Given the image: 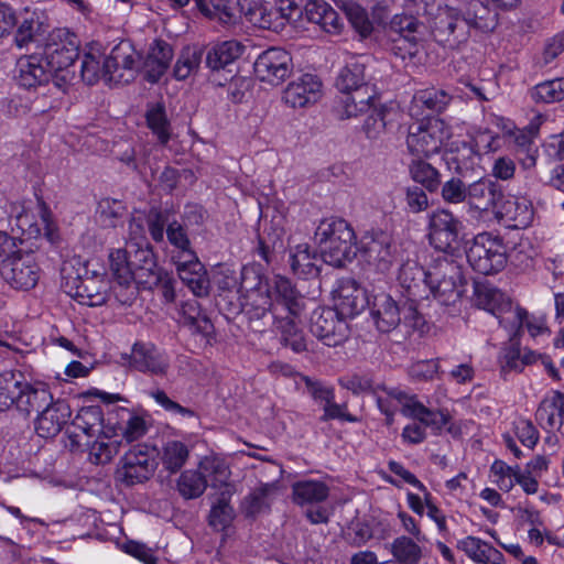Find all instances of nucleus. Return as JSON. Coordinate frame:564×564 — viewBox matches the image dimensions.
<instances>
[{"instance_id":"obj_55","label":"nucleus","mask_w":564,"mask_h":564,"mask_svg":"<svg viewBox=\"0 0 564 564\" xmlns=\"http://www.w3.org/2000/svg\"><path fill=\"white\" fill-rule=\"evenodd\" d=\"M132 253L124 249H116L109 256L110 270L120 285L132 282Z\"/></svg>"},{"instance_id":"obj_59","label":"nucleus","mask_w":564,"mask_h":564,"mask_svg":"<svg viewBox=\"0 0 564 564\" xmlns=\"http://www.w3.org/2000/svg\"><path fill=\"white\" fill-rule=\"evenodd\" d=\"M105 440H96L91 444L89 443L88 459L95 465L108 464L118 453L120 448V442L111 440L109 436H105Z\"/></svg>"},{"instance_id":"obj_21","label":"nucleus","mask_w":564,"mask_h":564,"mask_svg":"<svg viewBox=\"0 0 564 564\" xmlns=\"http://www.w3.org/2000/svg\"><path fill=\"white\" fill-rule=\"evenodd\" d=\"M432 34L444 46L454 47L468 39L467 25L459 8H448L436 17Z\"/></svg>"},{"instance_id":"obj_15","label":"nucleus","mask_w":564,"mask_h":564,"mask_svg":"<svg viewBox=\"0 0 564 564\" xmlns=\"http://www.w3.org/2000/svg\"><path fill=\"white\" fill-rule=\"evenodd\" d=\"M79 56V41L67 29L52 31L44 44L43 57L52 69L72 67Z\"/></svg>"},{"instance_id":"obj_62","label":"nucleus","mask_w":564,"mask_h":564,"mask_svg":"<svg viewBox=\"0 0 564 564\" xmlns=\"http://www.w3.org/2000/svg\"><path fill=\"white\" fill-rule=\"evenodd\" d=\"M80 77L87 85H95L100 79L108 84L104 61L101 62L93 53L84 54L80 65Z\"/></svg>"},{"instance_id":"obj_47","label":"nucleus","mask_w":564,"mask_h":564,"mask_svg":"<svg viewBox=\"0 0 564 564\" xmlns=\"http://www.w3.org/2000/svg\"><path fill=\"white\" fill-rule=\"evenodd\" d=\"M180 313L183 317V323L196 333L204 336H209L214 332V325L210 319L202 313L200 305L196 300H189L181 305Z\"/></svg>"},{"instance_id":"obj_26","label":"nucleus","mask_w":564,"mask_h":564,"mask_svg":"<svg viewBox=\"0 0 564 564\" xmlns=\"http://www.w3.org/2000/svg\"><path fill=\"white\" fill-rule=\"evenodd\" d=\"M181 281L195 296H206L209 292V279L204 264L195 252L184 253V258L174 261Z\"/></svg>"},{"instance_id":"obj_23","label":"nucleus","mask_w":564,"mask_h":564,"mask_svg":"<svg viewBox=\"0 0 564 564\" xmlns=\"http://www.w3.org/2000/svg\"><path fill=\"white\" fill-rule=\"evenodd\" d=\"M70 415V406L65 400L52 399L50 405L45 406L35 419L36 434L43 438L55 437L68 422Z\"/></svg>"},{"instance_id":"obj_43","label":"nucleus","mask_w":564,"mask_h":564,"mask_svg":"<svg viewBox=\"0 0 564 564\" xmlns=\"http://www.w3.org/2000/svg\"><path fill=\"white\" fill-rule=\"evenodd\" d=\"M75 286L68 291V294L76 299L80 304L88 306H97L106 301L104 292V283L93 278L82 279L77 276L74 280Z\"/></svg>"},{"instance_id":"obj_57","label":"nucleus","mask_w":564,"mask_h":564,"mask_svg":"<svg viewBox=\"0 0 564 564\" xmlns=\"http://www.w3.org/2000/svg\"><path fill=\"white\" fill-rule=\"evenodd\" d=\"M22 383L23 381L11 371L0 375V412L9 410L12 405L17 404Z\"/></svg>"},{"instance_id":"obj_20","label":"nucleus","mask_w":564,"mask_h":564,"mask_svg":"<svg viewBox=\"0 0 564 564\" xmlns=\"http://www.w3.org/2000/svg\"><path fill=\"white\" fill-rule=\"evenodd\" d=\"M292 57L283 48L271 47L262 52L254 62V74L261 82L279 85L291 73Z\"/></svg>"},{"instance_id":"obj_4","label":"nucleus","mask_w":564,"mask_h":564,"mask_svg":"<svg viewBox=\"0 0 564 564\" xmlns=\"http://www.w3.org/2000/svg\"><path fill=\"white\" fill-rule=\"evenodd\" d=\"M315 239L319 245L329 242L328 249H324L322 257L325 263L335 268H344L351 262L349 256L352 229L344 219H325L321 221L316 231Z\"/></svg>"},{"instance_id":"obj_39","label":"nucleus","mask_w":564,"mask_h":564,"mask_svg":"<svg viewBox=\"0 0 564 564\" xmlns=\"http://www.w3.org/2000/svg\"><path fill=\"white\" fill-rule=\"evenodd\" d=\"M52 399L53 395L47 389L34 388L30 383L23 382L15 408L20 413L30 416L33 412L39 414L45 406L50 405Z\"/></svg>"},{"instance_id":"obj_22","label":"nucleus","mask_w":564,"mask_h":564,"mask_svg":"<svg viewBox=\"0 0 564 564\" xmlns=\"http://www.w3.org/2000/svg\"><path fill=\"white\" fill-rule=\"evenodd\" d=\"M129 365L138 371L158 377H165L170 369L169 359L153 344L142 341L133 345Z\"/></svg>"},{"instance_id":"obj_9","label":"nucleus","mask_w":564,"mask_h":564,"mask_svg":"<svg viewBox=\"0 0 564 564\" xmlns=\"http://www.w3.org/2000/svg\"><path fill=\"white\" fill-rule=\"evenodd\" d=\"M452 137V128L443 119L425 117L409 128L406 144L411 153L429 156L438 153Z\"/></svg>"},{"instance_id":"obj_1","label":"nucleus","mask_w":564,"mask_h":564,"mask_svg":"<svg viewBox=\"0 0 564 564\" xmlns=\"http://www.w3.org/2000/svg\"><path fill=\"white\" fill-rule=\"evenodd\" d=\"M334 308H316L310 319V332L326 346H338L350 337L352 319V279H343L333 291Z\"/></svg>"},{"instance_id":"obj_54","label":"nucleus","mask_w":564,"mask_h":564,"mask_svg":"<svg viewBox=\"0 0 564 564\" xmlns=\"http://www.w3.org/2000/svg\"><path fill=\"white\" fill-rule=\"evenodd\" d=\"M315 256L311 254L307 243L297 245L290 256V265L295 274L303 276H317L319 268L313 262Z\"/></svg>"},{"instance_id":"obj_40","label":"nucleus","mask_w":564,"mask_h":564,"mask_svg":"<svg viewBox=\"0 0 564 564\" xmlns=\"http://www.w3.org/2000/svg\"><path fill=\"white\" fill-rule=\"evenodd\" d=\"M457 549L478 564L497 563V561L501 558V552L499 550L473 535L459 540L457 542Z\"/></svg>"},{"instance_id":"obj_17","label":"nucleus","mask_w":564,"mask_h":564,"mask_svg":"<svg viewBox=\"0 0 564 564\" xmlns=\"http://www.w3.org/2000/svg\"><path fill=\"white\" fill-rule=\"evenodd\" d=\"M1 278L15 290L33 289L40 278V267L32 251L21 250L0 271Z\"/></svg>"},{"instance_id":"obj_19","label":"nucleus","mask_w":564,"mask_h":564,"mask_svg":"<svg viewBox=\"0 0 564 564\" xmlns=\"http://www.w3.org/2000/svg\"><path fill=\"white\" fill-rule=\"evenodd\" d=\"M499 224L509 229H524L534 216L532 203L525 197L502 195L494 210Z\"/></svg>"},{"instance_id":"obj_3","label":"nucleus","mask_w":564,"mask_h":564,"mask_svg":"<svg viewBox=\"0 0 564 564\" xmlns=\"http://www.w3.org/2000/svg\"><path fill=\"white\" fill-rule=\"evenodd\" d=\"M355 259L368 271L387 272L394 259L392 235L379 228L366 230L358 240L355 238Z\"/></svg>"},{"instance_id":"obj_27","label":"nucleus","mask_w":564,"mask_h":564,"mask_svg":"<svg viewBox=\"0 0 564 564\" xmlns=\"http://www.w3.org/2000/svg\"><path fill=\"white\" fill-rule=\"evenodd\" d=\"M430 269L425 270L416 260L404 261L398 273V281L410 301L429 297Z\"/></svg>"},{"instance_id":"obj_33","label":"nucleus","mask_w":564,"mask_h":564,"mask_svg":"<svg viewBox=\"0 0 564 564\" xmlns=\"http://www.w3.org/2000/svg\"><path fill=\"white\" fill-rule=\"evenodd\" d=\"M510 297L489 282L475 281L473 303L492 314L509 310Z\"/></svg>"},{"instance_id":"obj_30","label":"nucleus","mask_w":564,"mask_h":564,"mask_svg":"<svg viewBox=\"0 0 564 564\" xmlns=\"http://www.w3.org/2000/svg\"><path fill=\"white\" fill-rule=\"evenodd\" d=\"M535 420L549 433L560 431L564 423V393L553 391L544 397L535 412Z\"/></svg>"},{"instance_id":"obj_28","label":"nucleus","mask_w":564,"mask_h":564,"mask_svg":"<svg viewBox=\"0 0 564 564\" xmlns=\"http://www.w3.org/2000/svg\"><path fill=\"white\" fill-rule=\"evenodd\" d=\"M52 68L43 56L37 54L21 56L17 62L18 84L26 89L43 86L50 82Z\"/></svg>"},{"instance_id":"obj_8","label":"nucleus","mask_w":564,"mask_h":564,"mask_svg":"<svg viewBox=\"0 0 564 564\" xmlns=\"http://www.w3.org/2000/svg\"><path fill=\"white\" fill-rule=\"evenodd\" d=\"M156 449L147 444L133 445L121 458L115 478L126 487L143 484L156 470Z\"/></svg>"},{"instance_id":"obj_49","label":"nucleus","mask_w":564,"mask_h":564,"mask_svg":"<svg viewBox=\"0 0 564 564\" xmlns=\"http://www.w3.org/2000/svg\"><path fill=\"white\" fill-rule=\"evenodd\" d=\"M231 494L232 490L221 491L217 502L212 506L208 516V523L217 531H223L228 528L235 518V511L229 505V497Z\"/></svg>"},{"instance_id":"obj_29","label":"nucleus","mask_w":564,"mask_h":564,"mask_svg":"<svg viewBox=\"0 0 564 564\" xmlns=\"http://www.w3.org/2000/svg\"><path fill=\"white\" fill-rule=\"evenodd\" d=\"M459 12L467 25V32L473 28L482 33H490L496 30L499 23L498 12L480 0H469L463 3L459 7Z\"/></svg>"},{"instance_id":"obj_31","label":"nucleus","mask_w":564,"mask_h":564,"mask_svg":"<svg viewBox=\"0 0 564 564\" xmlns=\"http://www.w3.org/2000/svg\"><path fill=\"white\" fill-rule=\"evenodd\" d=\"M502 195L500 185L489 178H478L467 188L468 204L481 212H494Z\"/></svg>"},{"instance_id":"obj_44","label":"nucleus","mask_w":564,"mask_h":564,"mask_svg":"<svg viewBox=\"0 0 564 564\" xmlns=\"http://www.w3.org/2000/svg\"><path fill=\"white\" fill-rule=\"evenodd\" d=\"M293 501L302 507L318 505L328 497V487L318 480H302L292 486Z\"/></svg>"},{"instance_id":"obj_61","label":"nucleus","mask_w":564,"mask_h":564,"mask_svg":"<svg viewBox=\"0 0 564 564\" xmlns=\"http://www.w3.org/2000/svg\"><path fill=\"white\" fill-rule=\"evenodd\" d=\"M520 471V466L508 465L502 459H495L490 466V474L494 476V482L503 492H509L516 485V477Z\"/></svg>"},{"instance_id":"obj_5","label":"nucleus","mask_w":564,"mask_h":564,"mask_svg":"<svg viewBox=\"0 0 564 564\" xmlns=\"http://www.w3.org/2000/svg\"><path fill=\"white\" fill-rule=\"evenodd\" d=\"M424 25L413 15L395 14L386 30L387 51L404 61L414 58L422 47V32Z\"/></svg>"},{"instance_id":"obj_16","label":"nucleus","mask_w":564,"mask_h":564,"mask_svg":"<svg viewBox=\"0 0 564 564\" xmlns=\"http://www.w3.org/2000/svg\"><path fill=\"white\" fill-rule=\"evenodd\" d=\"M462 229V221L451 212L436 210L430 217V243L438 251L452 253L458 246Z\"/></svg>"},{"instance_id":"obj_12","label":"nucleus","mask_w":564,"mask_h":564,"mask_svg":"<svg viewBox=\"0 0 564 564\" xmlns=\"http://www.w3.org/2000/svg\"><path fill=\"white\" fill-rule=\"evenodd\" d=\"M390 395L402 404V414L419 421L424 429H430L433 435H441L444 430L452 432L449 423L452 416L446 409L432 410L417 400L415 394H410L401 389H392Z\"/></svg>"},{"instance_id":"obj_64","label":"nucleus","mask_w":564,"mask_h":564,"mask_svg":"<svg viewBox=\"0 0 564 564\" xmlns=\"http://www.w3.org/2000/svg\"><path fill=\"white\" fill-rule=\"evenodd\" d=\"M202 61V52L196 50H185L178 57L174 66V77L178 80L186 79L195 72Z\"/></svg>"},{"instance_id":"obj_18","label":"nucleus","mask_w":564,"mask_h":564,"mask_svg":"<svg viewBox=\"0 0 564 564\" xmlns=\"http://www.w3.org/2000/svg\"><path fill=\"white\" fill-rule=\"evenodd\" d=\"M389 17L390 9L384 0H373L367 7L355 3V33L360 41H373L380 28L388 29Z\"/></svg>"},{"instance_id":"obj_60","label":"nucleus","mask_w":564,"mask_h":564,"mask_svg":"<svg viewBox=\"0 0 564 564\" xmlns=\"http://www.w3.org/2000/svg\"><path fill=\"white\" fill-rule=\"evenodd\" d=\"M187 446L180 441H170L163 446L162 463L171 473L180 470L188 458Z\"/></svg>"},{"instance_id":"obj_37","label":"nucleus","mask_w":564,"mask_h":564,"mask_svg":"<svg viewBox=\"0 0 564 564\" xmlns=\"http://www.w3.org/2000/svg\"><path fill=\"white\" fill-rule=\"evenodd\" d=\"M173 58L172 46L164 41H155L154 45L150 48L143 68L147 80L156 83L166 72Z\"/></svg>"},{"instance_id":"obj_36","label":"nucleus","mask_w":564,"mask_h":564,"mask_svg":"<svg viewBox=\"0 0 564 564\" xmlns=\"http://www.w3.org/2000/svg\"><path fill=\"white\" fill-rule=\"evenodd\" d=\"M270 283L273 305H282L289 315L299 316L302 312L303 305L301 302V295L291 281L284 276L275 275L270 280Z\"/></svg>"},{"instance_id":"obj_24","label":"nucleus","mask_w":564,"mask_h":564,"mask_svg":"<svg viewBox=\"0 0 564 564\" xmlns=\"http://www.w3.org/2000/svg\"><path fill=\"white\" fill-rule=\"evenodd\" d=\"M135 246L138 248L132 253V281L143 289L156 288L163 270L158 265L154 252L148 245L142 247L135 243Z\"/></svg>"},{"instance_id":"obj_11","label":"nucleus","mask_w":564,"mask_h":564,"mask_svg":"<svg viewBox=\"0 0 564 564\" xmlns=\"http://www.w3.org/2000/svg\"><path fill=\"white\" fill-rule=\"evenodd\" d=\"M240 289L246 292L242 310L250 319H260L272 312L275 317L276 306L273 305L271 283L253 268H243L241 271Z\"/></svg>"},{"instance_id":"obj_7","label":"nucleus","mask_w":564,"mask_h":564,"mask_svg":"<svg viewBox=\"0 0 564 564\" xmlns=\"http://www.w3.org/2000/svg\"><path fill=\"white\" fill-rule=\"evenodd\" d=\"M466 258L475 271L484 275L496 274L508 262L507 247L499 236L481 232L474 238L466 251Z\"/></svg>"},{"instance_id":"obj_46","label":"nucleus","mask_w":564,"mask_h":564,"mask_svg":"<svg viewBox=\"0 0 564 564\" xmlns=\"http://www.w3.org/2000/svg\"><path fill=\"white\" fill-rule=\"evenodd\" d=\"M296 317L291 315L279 317V315H275V323L281 333V343L295 352H302L306 349V343L303 332L296 323Z\"/></svg>"},{"instance_id":"obj_53","label":"nucleus","mask_w":564,"mask_h":564,"mask_svg":"<svg viewBox=\"0 0 564 564\" xmlns=\"http://www.w3.org/2000/svg\"><path fill=\"white\" fill-rule=\"evenodd\" d=\"M391 553L400 564H419L422 547L410 536L401 535L391 543Z\"/></svg>"},{"instance_id":"obj_14","label":"nucleus","mask_w":564,"mask_h":564,"mask_svg":"<svg viewBox=\"0 0 564 564\" xmlns=\"http://www.w3.org/2000/svg\"><path fill=\"white\" fill-rule=\"evenodd\" d=\"M364 70L365 66L362 64L355 63V94L360 95L359 108H357V102L355 101V118L364 117L361 131L368 139H377L386 128L384 116L387 109L384 107H372L375 97L368 96V98H365L361 95L362 88H365V94H367L369 88L365 82Z\"/></svg>"},{"instance_id":"obj_42","label":"nucleus","mask_w":564,"mask_h":564,"mask_svg":"<svg viewBox=\"0 0 564 564\" xmlns=\"http://www.w3.org/2000/svg\"><path fill=\"white\" fill-rule=\"evenodd\" d=\"M198 470L212 487H224L225 490H232V486L228 484L230 469L225 459L217 456H206L200 460Z\"/></svg>"},{"instance_id":"obj_50","label":"nucleus","mask_w":564,"mask_h":564,"mask_svg":"<svg viewBox=\"0 0 564 564\" xmlns=\"http://www.w3.org/2000/svg\"><path fill=\"white\" fill-rule=\"evenodd\" d=\"M495 317L498 319L499 325L508 332L510 340H516L522 334L528 311L519 305L513 307L510 299L509 310L497 313Z\"/></svg>"},{"instance_id":"obj_38","label":"nucleus","mask_w":564,"mask_h":564,"mask_svg":"<svg viewBox=\"0 0 564 564\" xmlns=\"http://www.w3.org/2000/svg\"><path fill=\"white\" fill-rule=\"evenodd\" d=\"M278 485L275 481L260 484L248 496L245 497L241 508L247 518H256L270 509L271 502L276 495Z\"/></svg>"},{"instance_id":"obj_48","label":"nucleus","mask_w":564,"mask_h":564,"mask_svg":"<svg viewBox=\"0 0 564 564\" xmlns=\"http://www.w3.org/2000/svg\"><path fill=\"white\" fill-rule=\"evenodd\" d=\"M148 128L156 135L161 144H166L171 138V123L163 104L156 102L148 107L145 113Z\"/></svg>"},{"instance_id":"obj_63","label":"nucleus","mask_w":564,"mask_h":564,"mask_svg":"<svg viewBox=\"0 0 564 564\" xmlns=\"http://www.w3.org/2000/svg\"><path fill=\"white\" fill-rule=\"evenodd\" d=\"M532 98L546 104L562 101L564 99V78L538 84L532 91Z\"/></svg>"},{"instance_id":"obj_6","label":"nucleus","mask_w":564,"mask_h":564,"mask_svg":"<svg viewBox=\"0 0 564 564\" xmlns=\"http://www.w3.org/2000/svg\"><path fill=\"white\" fill-rule=\"evenodd\" d=\"M538 134V127L529 126L524 129L511 127L503 134H491L484 132L479 135L481 142H487V151H497L502 145L514 151L519 163L524 170L533 167L536 163L538 148L534 138Z\"/></svg>"},{"instance_id":"obj_32","label":"nucleus","mask_w":564,"mask_h":564,"mask_svg":"<svg viewBox=\"0 0 564 564\" xmlns=\"http://www.w3.org/2000/svg\"><path fill=\"white\" fill-rule=\"evenodd\" d=\"M452 100L453 95L444 88L432 86L419 89L412 97L410 112L412 116H419V110L425 109L431 113H441Z\"/></svg>"},{"instance_id":"obj_56","label":"nucleus","mask_w":564,"mask_h":564,"mask_svg":"<svg viewBox=\"0 0 564 564\" xmlns=\"http://www.w3.org/2000/svg\"><path fill=\"white\" fill-rule=\"evenodd\" d=\"M207 487V480L199 470H185L177 480V490L185 499L200 497Z\"/></svg>"},{"instance_id":"obj_45","label":"nucleus","mask_w":564,"mask_h":564,"mask_svg":"<svg viewBox=\"0 0 564 564\" xmlns=\"http://www.w3.org/2000/svg\"><path fill=\"white\" fill-rule=\"evenodd\" d=\"M72 427L80 432L87 438L99 435L104 429V414L100 406L91 405L82 408L72 421Z\"/></svg>"},{"instance_id":"obj_58","label":"nucleus","mask_w":564,"mask_h":564,"mask_svg":"<svg viewBox=\"0 0 564 564\" xmlns=\"http://www.w3.org/2000/svg\"><path fill=\"white\" fill-rule=\"evenodd\" d=\"M98 214L104 227L115 228L122 223L127 207L121 200L104 198L98 204Z\"/></svg>"},{"instance_id":"obj_34","label":"nucleus","mask_w":564,"mask_h":564,"mask_svg":"<svg viewBox=\"0 0 564 564\" xmlns=\"http://www.w3.org/2000/svg\"><path fill=\"white\" fill-rule=\"evenodd\" d=\"M334 89L333 112L339 120L349 119L351 117L349 109L352 101V69L349 65H345L337 73Z\"/></svg>"},{"instance_id":"obj_10","label":"nucleus","mask_w":564,"mask_h":564,"mask_svg":"<svg viewBox=\"0 0 564 564\" xmlns=\"http://www.w3.org/2000/svg\"><path fill=\"white\" fill-rule=\"evenodd\" d=\"M366 307L370 308L372 322L381 333H390L401 323V307L389 294L372 296L355 281V315Z\"/></svg>"},{"instance_id":"obj_35","label":"nucleus","mask_w":564,"mask_h":564,"mask_svg":"<svg viewBox=\"0 0 564 564\" xmlns=\"http://www.w3.org/2000/svg\"><path fill=\"white\" fill-rule=\"evenodd\" d=\"M304 14L308 22L319 25L327 33L337 34L344 25L339 14L324 0L307 1Z\"/></svg>"},{"instance_id":"obj_41","label":"nucleus","mask_w":564,"mask_h":564,"mask_svg":"<svg viewBox=\"0 0 564 564\" xmlns=\"http://www.w3.org/2000/svg\"><path fill=\"white\" fill-rule=\"evenodd\" d=\"M245 46L236 40L225 41L208 51L206 65L214 72L224 69L239 58Z\"/></svg>"},{"instance_id":"obj_25","label":"nucleus","mask_w":564,"mask_h":564,"mask_svg":"<svg viewBox=\"0 0 564 564\" xmlns=\"http://www.w3.org/2000/svg\"><path fill=\"white\" fill-rule=\"evenodd\" d=\"M322 97V83L317 76L304 74L291 82L283 93V100L292 108H304L316 104Z\"/></svg>"},{"instance_id":"obj_51","label":"nucleus","mask_w":564,"mask_h":564,"mask_svg":"<svg viewBox=\"0 0 564 564\" xmlns=\"http://www.w3.org/2000/svg\"><path fill=\"white\" fill-rule=\"evenodd\" d=\"M15 26L17 32L14 34L13 42L20 48H23L30 43L35 42L37 37L45 32L43 23L41 22L40 18L35 15V13L25 17L21 21L18 20Z\"/></svg>"},{"instance_id":"obj_13","label":"nucleus","mask_w":564,"mask_h":564,"mask_svg":"<svg viewBox=\"0 0 564 564\" xmlns=\"http://www.w3.org/2000/svg\"><path fill=\"white\" fill-rule=\"evenodd\" d=\"M141 55L130 41H121L104 58V67L109 85L131 83L140 68Z\"/></svg>"},{"instance_id":"obj_2","label":"nucleus","mask_w":564,"mask_h":564,"mask_svg":"<svg viewBox=\"0 0 564 564\" xmlns=\"http://www.w3.org/2000/svg\"><path fill=\"white\" fill-rule=\"evenodd\" d=\"M427 282L429 295L441 305H454L465 292L463 265L449 256L438 257L430 268Z\"/></svg>"},{"instance_id":"obj_52","label":"nucleus","mask_w":564,"mask_h":564,"mask_svg":"<svg viewBox=\"0 0 564 564\" xmlns=\"http://www.w3.org/2000/svg\"><path fill=\"white\" fill-rule=\"evenodd\" d=\"M202 13L210 19H217L223 24L236 22V9L229 0H196Z\"/></svg>"}]
</instances>
